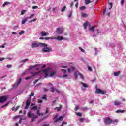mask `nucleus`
Wrapping results in <instances>:
<instances>
[{"label": "nucleus", "mask_w": 126, "mask_h": 126, "mask_svg": "<svg viewBox=\"0 0 126 126\" xmlns=\"http://www.w3.org/2000/svg\"><path fill=\"white\" fill-rule=\"evenodd\" d=\"M85 4L87 5V4H89V3H91V2H92V1H91L90 0H85Z\"/></svg>", "instance_id": "22"}, {"label": "nucleus", "mask_w": 126, "mask_h": 126, "mask_svg": "<svg viewBox=\"0 0 126 126\" xmlns=\"http://www.w3.org/2000/svg\"><path fill=\"white\" fill-rule=\"evenodd\" d=\"M37 8H38V6H32V9H37Z\"/></svg>", "instance_id": "48"}, {"label": "nucleus", "mask_w": 126, "mask_h": 126, "mask_svg": "<svg viewBox=\"0 0 126 126\" xmlns=\"http://www.w3.org/2000/svg\"><path fill=\"white\" fill-rule=\"evenodd\" d=\"M37 20V19H33V20H32L29 21V23H32V22H33L34 21H36Z\"/></svg>", "instance_id": "38"}, {"label": "nucleus", "mask_w": 126, "mask_h": 126, "mask_svg": "<svg viewBox=\"0 0 126 126\" xmlns=\"http://www.w3.org/2000/svg\"><path fill=\"white\" fill-rule=\"evenodd\" d=\"M121 74V71L114 72V76H119Z\"/></svg>", "instance_id": "17"}, {"label": "nucleus", "mask_w": 126, "mask_h": 126, "mask_svg": "<svg viewBox=\"0 0 126 126\" xmlns=\"http://www.w3.org/2000/svg\"><path fill=\"white\" fill-rule=\"evenodd\" d=\"M5 58H0V62H2V61H3V60H4Z\"/></svg>", "instance_id": "60"}, {"label": "nucleus", "mask_w": 126, "mask_h": 126, "mask_svg": "<svg viewBox=\"0 0 126 126\" xmlns=\"http://www.w3.org/2000/svg\"><path fill=\"white\" fill-rule=\"evenodd\" d=\"M75 7L76 8H77V7H78V2H77L75 4Z\"/></svg>", "instance_id": "64"}, {"label": "nucleus", "mask_w": 126, "mask_h": 126, "mask_svg": "<svg viewBox=\"0 0 126 126\" xmlns=\"http://www.w3.org/2000/svg\"><path fill=\"white\" fill-rule=\"evenodd\" d=\"M54 110H57L58 112H60L62 110V105L60 104L59 107L55 108Z\"/></svg>", "instance_id": "14"}, {"label": "nucleus", "mask_w": 126, "mask_h": 126, "mask_svg": "<svg viewBox=\"0 0 126 126\" xmlns=\"http://www.w3.org/2000/svg\"><path fill=\"white\" fill-rule=\"evenodd\" d=\"M10 103H11V104H12V102L11 101H8L6 104H5L4 105H2L1 106V108H4V107H6V106H8V105L10 104Z\"/></svg>", "instance_id": "19"}, {"label": "nucleus", "mask_w": 126, "mask_h": 126, "mask_svg": "<svg viewBox=\"0 0 126 126\" xmlns=\"http://www.w3.org/2000/svg\"><path fill=\"white\" fill-rule=\"evenodd\" d=\"M8 99V96H1L0 97V103H4Z\"/></svg>", "instance_id": "7"}, {"label": "nucleus", "mask_w": 126, "mask_h": 126, "mask_svg": "<svg viewBox=\"0 0 126 126\" xmlns=\"http://www.w3.org/2000/svg\"><path fill=\"white\" fill-rule=\"evenodd\" d=\"M61 71H62L64 74H65L67 72V71L65 69H61Z\"/></svg>", "instance_id": "35"}, {"label": "nucleus", "mask_w": 126, "mask_h": 126, "mask_svg": "<svg viewBox=\"0 0 126 126\" xmlns=\"http://www.w3.org/2000/svg\"><path fill=\"white\" fill-rule=\"evenodd\" d=\"M27 61H29V59H26L22 61V63H26Z\"/></svg>", "instance_id": "36"}, {"label": "nucleus", "mask_w": 126, "mask_h": 126, "mask_svg": "<svg viewBox=\"0 0 126 126\" xmlns=\"http://www.w3.org/2000/svg\"><path fill=\"white\" fill-rule=\"evenodd\" d=\"M79 50H80V51H81L82 52V53H84V52H85L84 49H83L82 48H81V47H79Z\"/></svg>", "instance_id": "42"}, {"label": "nucleus", "mask_w": 126, "mask_h": 126, "mask_svg": "<svg viewBox=\"0 0 126 126\" xmlns=\"http://www.w3.org/2000/svg\"><path fill=\"white\" fill-rule=\"evenodd\" d=\"M81 16L82 17H84V18L88 17V14L85 13H81Z\"/></svg>", "instance_id": "16"}, {"label": "nucleus", "mask_w": 126, "mask_h": 126, "mask_svg": "<svg viewBox=\"0 0 126 126\" xmlns=\"http://www.w3.org/2000/svg\"><path fill=\"white\" fill-rule=\"evenodd\" d=\"M35 15L34 14H32L30 17H27L26 18H27V19H31V18L33 17Z\"/></svg>", "instance_id": "30"}, {"label": "nucleus", "mask_w": 126, "mask_h": 126, "mask_svg": "<svg viewBox=\"0 0 126 126\" xmlns=\"http://www.w3.org/2000/svg\"><path fill=\"white\" fill-rule=\"evenodd\" d=\"M84 120V118H81L79 119V121H80V122H83Z\"/></svg>", "instance_id": "47"}, {"label": "nucleus", "mask_w": 126, "mask_h": 126, "mask_svg": "<svg viewBox=\"0 0 126 126\" xmlns=\"http://www.w3.org/2000/svg\"><path fill=\"white\" fill-rule=\"evenodd\" d=\"M121 102L118 100H116V101L114 102V105L115 106H119V105H121Z\"/></svg>", "instance_id": "18"}, {"label": "nucleus", "mask_w": 126, "mask_h": 126, "mask_svg": "<svg viewBox=\"0 0 126 126\" xmlns=\"http://www.w3.org/2000/svg\"><path fill=\"white\" fill-rule=\"evenodd\" d=\"M27 115L29 118H32L33 120H35V119H37V118H38V116L35 115V114L32 113L31 111H29Z\"/></svg>", "instance_id": "4"}, {"label": "nucleus", "mask_w": 126, "mask_h": 126, "mask_svg": "<svg viewBox=\"0 0 126 126\" xmlns=\"http://www.w3.org/2000/svg\"><path fill=\"white\" fill-rule=\"evenodd\" d=\"M87 26H88V22H85L83 24V27L84 29H86L87 28Z\"/></svg>", "instance_id": "20"}, {"label": "nucleus", "mask_w": 126, "mask_h": 126, "mask_svg": "<svg viewBox=\"0 0 126 126\" xmlns=\"http://www.w3.org/2000/svg\"><path fill=\"white\" fill-rule=\"evenodd\" d=\"M95 93H97V94H105L106 92L104 91H103L102 90H100V89L98 88V86L96 85L95 86Z\"/></svg>", "instance_id": "5"}, {"label": "nucleus", "mask_w": 126, "mask_h": 126, "mask_svg": "<svg viewBox=\"0 0 126 126\" xmlns=\"http://www.w3.org/2000/svg\"><path fill=\"white\" fill-rule=\"evenodd\" d=\"M41 34L42 37H44V36H48V35H49V33L46 32L45 31H42L41 32Z\"/></svg>", "instance_id": "13"}, {"label": "nucleus", "mask_w": 126, "mask_h": 126, "mask_svg": "<svg viewBox=\"0 0 126 126\" xmlns=\"http://www.w3.org/2000/svg\"><path fill=\"white\" fill-rule=\"evenodd\" d=\"M55 90H56V88H54V87H51L50 88L51 92H55Z\"/></svg>", "instance_id": "24"}, {"label": "nucleus", "mask_w": 126, "mask_h": 126, "mask_svg": "<svg viewBox=\"0 0 126 126\" xmlns=\"http://www.w3.org/2000/svg\"><path fill=\"white\" fill-rule=\"evenodd\" d=\"M116 113H117V114H122L123 113H125V110H118L116 111Z\"/></svg>", "instance_id": "21"}, {"label": "nucleus", "mask_w": 126, "mask_h": 126, "mask_svg": "<svg viewBox=\"0 0 126 126\" xmlns=\"http://www.w3.org/2000/svg\"><path fill=\"white\" fill-rule=\"evenodd\" d=\"M58 115L56 114L53 118V120H54V122L55 123H57V122H59V121H63V116H60L58 118H58Z\"/></svg>", "instance_id": "8"}, {"label": "nucleus", "mask_w": 126, "mask_h": 126, "mask_svg": "<svg viewBox=\"0 0 126 126\" xmlns=\"http://www.w3.org/2000/svg\"><path fill=\"white\" fill-rule=\"evenodd\" d=\"M55 74H56V72H52L50 73V77H52V76H54V75H55Z\"/></svg>", "instance_id": "33"}, {"label": "nucleus", "mask_w": 126, "mask_h": 126, "mask_svg": "<svg viewBox=\"0 0 126 126\" xmlns=\"http://www.w3.org/2000/svg\"><path fill=\"white\" fill-rule=\"evenodd\" d=\"M116 122H118V119L113 120L109 117L105 118L104 120L105 125H111V124H115Z\"/></svg>", "instance_id": "2"}, {"label": "nucleus", "mask_w": 126, "mask_h": 126, "mask_svg": "<svg viewBox=\"0 0 126 126\" xmlns=\"http://www.w3.org/2000/svg\"><path fill=\"white\" fill-rule=\"evenodd\" d=\"M79 75L80 76L82 79H83V78H84V77H83V75H82L81 73H79Z\"/></svg>", "instance_id": "39"}, {"label": "nucleus", "mask_w": 126, "mask_h": 126, "mask_svg": "<svg viewBox=\"0 0 126 126\" xmlns=\"http://www.w3.org/2000/svg\"><path fill=\"white\" fill-rule=\"evenodd\" d=\"M25 31H21L19 33V35H22V34H24V33H25Z\"/></svg>", "instance_id": "37"}, {"label": "nucleus", "mask_w": 126, "mask_h": 126, "mask_svg": "<svg viewBox=\"0 0 126 126\" xmlns=\"http://www.w3.org/2000/svg\"><path fill=\"white\" fill-rule=\"evenodd\" d=\"M80 10H85V9H86V7H85L84 6L80 7Z\"/></svg>", "instance_id": "29"}, {"label": "nucleus", "mask_w": 126, "mask_h": 126, "mask_svg": "<svg viewBox=\"0 0 126 126\" xmlns=\"http://www.w3.org/2000/svg\"><path fill=\"white\" fill-rule=\"evenodd\" d=\"M124 2H125V0H122L121 1V5H124Z\"/></svg>", "instance_id": "51"}, {"label": "nucleus", "mask_w": 126, "mask_h": 126, "mask_svg": "<svg viewBox=\"0 0 126 126\" xmlns=\"http://www.w3.org/2000/svg\"><path fill=\"white\" fill-rule=\"evenodd\" d=\"M25 12H26V10H22V11H21V15H23V14H24V13H25Z\"/></svg>", "instance_id": "41"}, {"label": "nucleus", "mask_w": 126, "mask_h": 126, "mask_svg": "<svg viewBox=\"0 0 126 126\" xmlns=\"http://www.w3.org/2000/svg\"><path fill=\"white\" fill-rule=\"evenodd\" d=\"M42 100H47V96L46 95H44L42 97Z\"/></svg>", "instance_id": "40"}, {"label": "nucleus", "mask_w": 126, "mask_h": 126, "mask_svg": "<svg viewBox=\"0 0 126 126\" xmlns=\"http://www.w3.org/2000/svg\"><path fill=\"white\" fill-rule=\"evenodd\" d=\"M49 113V108H47L45 111V114H48Z\"/></svg>", "instance_id": "49"}, {"label": "nucleus", "mask_w": 126, "mask_h": 126, "mask_svg": "<svg viewBox=\"0 0 126 126\" xmlns=\"http://www.w3.org/2000/svg\"><path fill=\"white\" fill-rule=\"evenodd\" d=\"M27 20H28L27 18L24 19L22 21V24H25V22H26L27 21Z\"/></svg>", "instance_id": "27"}, {"label": "nucleus", "mask_w": 126, "mask_h": 126, "mask_svg": "<svg viewBox=\"0 0 126 126\" xmlns=\"http://www.w3.org/2000/svg\"><path fill=\"white\" fill-rule=\"evenodd\" d=\"M5 44H4L3 45L1 46V48H2V49H4L5 48Z\"/></svg>", "instance_id": "58"}, {"label": "nucleus", "mask_w": 126, "mask_h": 126, "mask_svg": "<svg viewBox=\"0 0 126 126\" xmlns=\"http://www.w3.org/2000/svg\"><path fill=\"white\" fill-rule=\"evenodd\" d=\"M82 110H83V111H86V110H87V107H82Z\"/></svg>", "instance_id": "52"}, {"label": "nucleus", "mask_w": 126, "mask_h": 126, "mask_svg": "<svg viewBox=\"0 0 126 126\" xmlns=\"http://www.w3.org/2000/svg\"><path fill=\"white\" fill-rule=\"evenodd\" d=\"M67 76H68V75H67V74H65L63 76V78H64V77H67Z\"/></svg>", "instance_id": "62"}, {"label": "nucleus", "mask_w": 126, "mask_h": 126, "mask_svg": "<svg viewBox=\"0 0 126 126\" xmlns=\"http://www.w3.org/2000/svg\"><path fill=\"white\" fill-rule=\"evenodd\" d=\"M31 108L32 111L34 110H38V107L35 106V103H32L31 105Z\"/></svg>", "instance_id": "10"}, {"label": "nucleus", "mask_w": 126, "mask_h": 126, "mask_svg": "<svg viewBox=\"0 0 126 126\" xmlns=\"http://www.w3.org/2000/svg\"><path fill=\"white\" fill-rule=\"evenodd\" d=\"M74 69H75V67H71V70H72V71H73V70H74Z\"/></svg>", "instance_id": "61"}, {"label": "nucleus", "mask_w": 126, "mask_h": 126, "mask_svg": "<svg viewBox=\"0 0 126 126\" xmlns=\"http://www.w3.org/2000/svg\"><path fill=\"white\" fill-rule=\"evenodd\" d=\"M43 47L42 49L43 52L45 53H49V52H52V48L48 47V45L46 43H37V41H34L32 43V48H38V47Z\"/></svg>", "instance_id": "1"}, {"label": "nucleus", "mask_w": 126, "mask_h": 126, "mask_svg": "<svg viewBox=\"0 0 126 126\" xmlns=\"http://www.w3.org/2000/svg\"><path fill=\"white\" fill-rule=\"evenodd\" d=\"M67 124V122H64V121H63L62 123V125L61 126H63V125H66Z\"/></svg>", "instance_id": "46"}, {"label": "nucleus", "mask_w": 126, "mask_h": 126, "mask_svg": "<svg viewBox=\"0 0 126 126\" xmlns=\"http://www.w3.org/2000/svg\"><path fill=\"white\" fill-rule=\"evenodd\" d=\"M37 102H38V103H42V101L41 99H38Z\"/></svg>", "instance_id": "59"}, {"label": "nucleus", "mask_w": 126, "mask_h": 126, "mask_svg": "<svg viewBox=\"0 0 126 126\" xmlns=\"http://www.w3.org/2000/svg\"><path fill=\"white\" fill-rule=\"evenodd\" d=\"M30 97H31V96H34V93H32L30 94Z\"/></svg>", "instance_id": "56"}, {"label": "nucleus", "mask_w": 126, "mask_h": 126, "mask_svg": "<svg viewBox=\"0 0 126 126\" xmlns=\"http://www.w3.org/2000/svg\"><path fill=\"white\" fill-rule=\"evenodd\" d=\"M38 81H39V80L38 79H36L34 82H33V83L34 84H35V83H36Z\"/></svg>", "instance_id": "57"}, {"label": "nucleus", "mask_w": 126, "mask_h": 126, "mask_svg": "<svg viewBox=\"0 0 126 126\" xmlns=\"http://www.w3.org/2000/svg\"><path fill=\"white\" fill-rule=\"evenodd\" d=\"M67 67V66H62L61 68H66Z\"/></svg>", "instance_id": "63"}, {"label": "nucleus", "mask_w": 126, "mask_h": 126, "mask_svg": "<svg viewBox=\"0 0 126 126\" xmlns=\"http://www.w3.org/2000/svg\"><path fill=\"white\" fill-rule=\"evenodd\" d=\"M71 15H72V12H70L69 15H68V17L69 18L71 17Z\"/></svg>", "instance_id": "55"}, {"label": "nucleus", "mask_w": 126, "mask_h": 126, "mask_svg": "<svg viewBox=\"0 0 126 126\" xmlns=\"http://www.w3.org/2000/svg\"><path fill=\"white\" fill-rule=\"evenodd\" d=\"M88 70H89V71H92V68H91V67L90 66H88Z\"/></svg>", "instance_id": "45"}, {"label": "nucleus", "mask_w": 126, "mask_h": 126, "mask_svg": "<svg viewBox=\"0 0 126 126\" xmlns=\"http://www.w3.org/2000/svg\"><path fill=\"white\" fill-rule=\"evenodd\" d=\"M8 4H10V2H5L2 5V7H4L5 5H8Z\"/></svg>", "instance_id": "23"}, {"label": "nucleus", "mask_w": 126, "mask_h": 126, "mask_svg": "<svg viewBox=\"0 0 126 126\" xmlns=\"http://www.w3.org/2000/svg\"><path fill=\"white\" fill-rule=\"evenodd\" d=\"M109 5L110 6V7L109 8V9L111 10V9H112V7H113V4L112 3H110Z\"/></svg>", "instance_id": "43"}, {"label": "nucleus", "mask_w": 126, "mask_h": 126, "mask_svg": "<svg viewBox=\"0 0 126 126\" xmlns=\"http://www.w3.org/2000/svg\"><path fill=\"white\" fill-rule=\"evenodd\" d=\"M6 67L7 68H11V67H12V66L11 65H7Z\"/></svg>", "instance_id": "44"}, {"label": "nucleus", "mask_w": 126, "mask_h": 126, "mask_svg": "<svg viewBox=\"0 0 126 126\" xmlns=\"http://www.w3.org/2000/svg\"><path fill=\"white\" fill-rule=\"evenodd\" d=\"M47 85H49L50 86H51V87H53V84L52 83H48Z\"/></svg>", "instance_id": "53"}, {"label": "nucleus", "mask_w": 126, "mask_h": 126, "mask_svg": "<svg viewBox=\"0 0 126 126\" xmlns=\"http://www.w3.org/2000/svg\"><path fill=\"white\" fill-rule=\"evenodd\" d=\"M89 31H92L93 32H94L95 31V30H94V27H92L91 28H89Z\"/></svg>", "instance_id": "28"}, {"label": "nucleus", "mask_w": 126, "mask_h": 126, "mask_svg": "<svg viewBox=\"0 0 126 126\" xmlns=\"http://www.w3.org/2000/svg\"><path fill=\"white\" fill-rule=\"evenodd\" d=\"M19 108H20V106H17L15 108V111H17V110H18V109H19Z\"/></svg>", "instance_id": "54"}, {"label": "nucleus", "mask_w": 126, "mask_h": 126, "mask_svg": "<svg viewBox=\"0 0 126 126\" xmlns=\"http://www.w3.org/2000/svg\"><path fill=\"white\" fill-rule=\"evenodd\" d=\"M31 103V97H29L28 100H27L26 102V106L24 108L25 110H28L29 108V106H30V104Z\"/></svg>", "instance_id": "6"}, {"label": "nucleus", "mask_w": 126, "mask_h": 126, "mask_svg": "<svg viewBox=\"0 0 126 126\" xmlns=\"http://www.w3.org/2000/svg\"><path fill=\"white\" fill-rule=\"evenodd\" d=\"M39 39L40 40H50V37H46V38L40 37Z\"/></svg>", "instance_id": "26"}, {"label": "nucleus", "mask_w": 126, "mask_h": 126, "mask_svg": "<svg viewBox=\"0 0 126 126\" xmlns=\"http://www.w3.org/2000/svg\"><path fill=\"white\" fill-rule=\"evenodd\" d=\"M43 71L44 73H45V78H47V77H48L49 75V70L45 69V70H43Z\"/></svg>", "instance_id": "12"}, {"label": "nucleus", "mask_w": 126, "mask_h": 126, "mask_svg": "<svg viewBox=\"0 0 126 126\" xmlns=\"http://www.w3.org/2000/svg\"><path fill=\"white\" fill-rule=\"evenodd\" d=\"M83 86H84L85 88L88 87V86L87 84L84 83H82Z\"/></svg>", "instance_id": "34"}, {"label": "nucleus", "mask_w": 126, "mask_h": 126, "mask_svg": "<svg viewBox=\"0 0 126 126\" xmlns=\"http://www.w3.org/2000/svg\"><path fill=\"white\" fill-rule=\"evenodd\" d=\"M63 31H64V29L63 28V27L58 28L55 31L56 33H57L59 35H61V34H63Z\"/></svg>", "instance_id": "3"}, {"label": "nucleus", "mask_w": 126, "mask_h": 126, "mask_svg": "<svg viewBox=\"0 0 126 126\" xmlns=\"http://www.w3.org/2000/svg\"><path fill=\"white\" fill-rule=\"evenodd\" d=\"M66 8V6H64L62 8V9H61L62 12H63L64 11H65Z\"/></svg>", "instance_id": "32"}, {"label": "nucleus", "mask_w": 126, "mask_h": 126, "mask_svg": "<svg viewBox=\"0 0 126 126\" xmlns=\"http://www.w3.org/2000/svg\"><path fill=\"white\" fill-rule=\"evenodd\" d=\"M55 39H56L57 41H63V38L62 36H58L56 37Z\"/></svg>", "instance_id": "15"}, {"label": "nucleus", "mask_w": 126, "mask_h": 126, "mask_svg": "<svg viewBox=\"0 0 126 126\" xmlns=\"http://www.w3.org/2000/svg\"><path fill=\"white\" fill-rule=\"evenodd\" d=\"M22 80V79H21V78H20L18 80L17 84H14L13 87H17V86H18V85H19L21 83Z\"/></svg>", "instance_id": "11"}, {"label": "nucleus", "mask_w": 126, "mask_h": 126, "mask_svg": "<svg viewBox=\"0 0 126 126\" xmlns=\"http://www.w3.org/2000/svg\"><path fill=\"white\" fill-rule=\"evenodd\" d=\"M76 115L77 116H78V117H82V113L78 112V113H76Z\"/></svg>", "instance_id": "31"}, {"label": "nucleus", "mask_w": 126, "mask_h": 126, "mask_svg": "<svg viewBox=\"0 0 126 126\" xmlns=\"http://www.w3.org/2000/svg\"><path fill=\"white\" fill-rule=\"evenodd\" d=\"M37 114L38 115V116H42L44 115V114L40 113V110L39 109H37Z\"/></svg>", "instance_id": "25"}, {"label": "nucleus", "mask_w": 126, "mask_h": 126, "mask_svg": "<svg viewBox=\"0 0 126 126\" xmlns=\"http://www.w3.org/2000/svg\"><path fill=\"white\" fill-rule=\"evenodd\" d=\"M32 76H31L29 77H27L25 78L26 80H29V79H31L33 76H35V75H37V74H39V72H36V73H32Z\"/></svg>", "instance_id": "9"}, {"label": "nucleus", "mask_w": 126, "mask_h": 126, "mask_svg": "<svg viewBox=\"0 0 126 126\" xmlns=\"http://www.w3.org/2000/svg\"><path fill=\"white\" fill-rule=\"evenodd\" d=\"M75 111H78V106H76L74 109Z\"/></svg>", "instance_id": "50"}]
</instances>
